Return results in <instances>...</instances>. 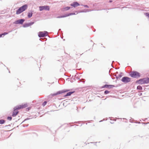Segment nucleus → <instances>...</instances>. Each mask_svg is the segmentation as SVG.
<instances>
[{"instance_id":"f03ea898","label":"nucleus","mask_w":149,"mask_h":149,"mask_svg":"<svg viewBox=\"0 0 149 149\" xmlns=\"http://www.w3.org/2000/svg\"><path fill=\"white\" fill-rule=\"evenodd\" d=\"M136 82L139 84H147L149 82V78L146 77L141 79L137 81Z\"/></svg>"},{"instance_id":"5701e85b","label":"nucleus","mask_w":149,"mask_h":149,"mask_svg":"<svg viewBox=\"0 0 149 149\" xmlns=\"http://www.w3.org/2000/svg\"><path fill=\"white\" fill-rule=\"evenodd\" d=\"M109 93V91H104V93L105 94H108V93Z\"/></svg>"},{"instance_id":"f8f14e48","label":"nucleus","mask_w":149,"mask_h":149,"mask_svg":"<svg viewBox=\"0 0 149 149\" xmlns=\"http://www.w3.org/2000/svg\"><path fill=\"white\" fill-rule=\"evenodd\" d=\"M114 87V86L112 85H105L103 86V88H111Z\"/></svg>"},{"instance_id":"1a4fd4ad","label":"nucleus","mask_w":149,"mask_h":149,"mask_svg":"<svg viewBox=\"0 0 149 149\" xmlns=\"http://www.w3.org/2000/svg\"><path fill=\"white\" fill-rule=\"evenodd\" d=\"M24 21V19H21L15 21L14 23L15 24H22Z\"/></svg>"},{"instance_id":"9b49d317","label":"nucleus","mask_w":149,"mask_h":149,"mask_svg":"<svg viewBox=\"0 0 149 149\" xmlns=\"http://www.w3.org/2000/svg\"><path fill=\"white\" fill-rule=\"evenodd\" d=\"M70 5L74 7L75 8L76 7H77V6H79V4L77 2H74L73 3L71 4H70Z\"/></svg>"},{"instance_id":"2eb2a0df","label":"nucleus","mask_w":149,"mask_h":149,"mask_svg":"<svg viewBox=\"0 0 149 149\" xmlns=\"http://www.w3.org/2000/svg\"><path fill=\"white\" fill-rule=\"evenodd\" d=\"M33 22H32L30 23H26L25 24V26L26 27H28L29 26L32 25L33 24Z\"/></svg>"},{"instance_id":"b1692460","label":"nucleus","mask_w":149,"mask_h":149,"mask_svg":"<svg viewBox=\"0 0 149 149\" xmlns=\"http://www.w3.org/2000/svg\"><path fill=\"white\" fill-rule=\"evenodd\" d=\"M84 7H85V8H88L89 7L88 6H87V5H83Z\"/></svg>"},{"instance_id":"ddd939ff","label":"nucleus","mask_w":149,"mask_h":149,"mask_svg":"<svg viewBox=\"0 0 149 149\" xmlns=\"http://www.w3.org/2000/svg\"><path fill=\"white\" fill-rule=\"evenodd\" d=\"M32 15H33V13L32 12H30L28 13V17L29 18L31 17L32 16Z\"/></svg>"},{"instance_id":"393cba45","label":"nucleus","mask_w":149,"mask_h":149,"mask_svg":"<svg viewBox=\"0 0 149 149\" xmlns=\"http://www.w3.org/2000/svg\"><path fill=\"white\" fill-rule=\"evenodd\" d=\"M146 15L147 16H148L149 18V14H148V13H147L146 14Z\"/></svg>"},{"instance_id":"0eeeda50","label":"nucleus","mask_w":149,"mask_h":149,"mask_svg":"<svg viewBox=\"0 0 149 149\" xmlns=\"http://www.w3.org/2000/svg\"><path fill=\"white\" fill-rule=\"evenodd\" d=\"M40 11H41L43 10H49V6H40L39 7Z\"/></svg>"},{"instance_id":"39448f33","label":"nucleus","mask_w":149,"mask_h":149,"mask_svg":"<svg viewBox=\"0 0 149 149\" xmlns=\"http://www.w3.org/2000/svg\"><path fill=\"white\" fill-rule=\"evenodd\" d=\"M121 81L124 83H127L131 81V79L127 77H124L121 79Z\"/></svg>"},{"instance_id":"dca6fc26","label":"nucleus","mask_w":149,"mask_h":149,"mask_svg":"<svg viewBox=\"0 0 149 149\" xmlns=\"http://www.w3.org/2000/svg\"><path fill=\"white\" fill-rule=\"evenodd\" d=\"M75 13H70L69 14H68L67 15H66V16H61V17H67V16H69L70 15H75Z\"/></svg>"},{"instance_id":"a211bd4d","label":"nucleus","mask_w":149,"mask_h":149,"mask_svg":"<svg viewBox=\"0 0 149 149\" xmlns=\"http://www.w3.org/2000/svg\"><path fill=\"white\" fill-rule=\"evenodd\" d=\"M8 33H7L5 32L3 33L0 34V37H1L2 35H5L6 34H7Z\"/></svg>"},{"instance_id":"4be33fe9","label":"nucleus","mask_w":149,"mask_h":149,"mask_svg":"<svg viewBox=\"0 0 149 149\" xmlns=\"http://www.w3.org/2000/svg\"><path fill=\"white\" fill-rule=\"evenodd\" d=\"M12 119V118L11 117H8L7 118L8 120H11Z\"/></svg>"},{"instance_id":"423d86ee","label":"nucleus","mask_w":149,"mask_h":149,"mask_svg":"<svg viewBox=\"0 0 149 149\" xmlns=\"http://www.w3.org/2000/svg\"><path fill=\"white\" fill-rule=\"evenodd\" d=\"M27 107V104H22L19 105L17 106H16V109H17L18 110L22 109L25 108Z\"/></svg>"},{"instance_id":"412c9836","label":"nucleus","mask_w":149,"mask_h":149,"mask_svg":"<svg viewBox=\"0 0 149 149\" xmlns=\"http://www.w3.org/2000/svg\"><path fill=\"white\" fill-rule=\"evenodd\" d=\"M70 8V7H65L64 8V9L65 10H69Z\"/></svg>"},{"instance_id":"6ab92c4d","label":"nucleus","mask_w":149,"mask_h":149,"mask_svg":"<svg viewBox=\"0 0 149 149\" xmlns=\"http://www.w3.org/2000/svg\"><path fill=\"white\" fill-rule=\"evenodd\" d=\"M47 102L46 101H45L42 104L43 106H45L47 104Z\"/></svg>"},{"instance_id":"a878e982","label":"nucleus","mask_w":149,"mask_h":149,"mask_svg":"<svg viewBox=\"0 0 149 149\" xmlns=\"http://www.w3.org/2000/svg\"><path fill=\"white\" fill-rule=\"evenodd\" d=\"M31 109L30 107H29L28 108H27V109H28V110H30V109Z\"/></svg>"},{"instance_id":"4468645a","label":"nucleus","mask_w":149,"mask_h":149,"mask_svg":"<svg viewBox=\"0 0 149 149\" xmlns=\"http://www.w3.org/2000/svg\"><path fill=\"white\" fill-rule=\"evenodd\" d=\"M74 92H68V93H67V94L64 96L65 97H66V96H70L71 95V94H72Z\"/></svg>"},{"instance_id":"f3484780","label":"nucleus","mask_w":149,"mask_h":149,"mask_svg":"<svg viewBox=\"0 0 149 149\" xmlns=\"http://www.w3.org/2000/svg\"><path fill=\"white\" fill-rule=\"evenodd\" d=\"M5 122V121L4 120H0V124H3Z\"/></svg>"},{"instance_id":"9d476101","label":"nucleus","mask_w":149,"mask_h":149,"mask_svg":"<svg viewBox=\"0 0 149 149\" xmlns=\"http://www.w3.org/2000/svg\"><path fill=\"white\" fill-rule=\"evenodd\" d=\"M14 109V111L12 115V116L13 117L16 116L18 113V111H17L18 109H16V107H15Z\"/></svg>"},{"instance_id":"6e6552de","label":"nucleus","mask_w":149,"mask_h":149,"mask_svg":"<svg viewBox=\"0 0 149 149\" xmlns=\"http://www.w3.org/2000/svg\"><path fill=\"white\" fill-rule=\"evenodd\" d=\"M68 91L67 90H64L60 91L57 92L56 93H55L52 94V96H56L58 94H62V93L67 92Z\"/></svg>"},{"instance_id":"20e7f679","label":"nucleus","mask_w":149,"mask_h":149,"mask_svg":"<svg viewBox=\"0 0 149 149\" xmlns=\"http://www.w3.org/2000/svg\"><path fill=\"white\" fill-rule=\"evenodd\" d=\"M48 34L47 32L46 31H40L38 33V36L40 37H43L47 36Z\"/></svg>"},{"instance_id":"7ed1b4c3","label":"nucleus","mask_w":149,"mask_h":149,"mask_svg":"<svg viewBox=\"0 0 149 149\" xmlns=\"http://www.w3.org/2000/svg\"><path fill=\"white\" fill-rule=\"evenodd\" d=\"M130 76L133 78H138L140 76V74L138 72L136 71H133L131 72Z\"/></svg>"},{"instance_id":"bb28decb","label":"nucleus","mask_w":149,"mask_h":149,"mask_svg":"<svg viewBox=\"0 0 149 149\" xmlns=\"http://www.w3.org/2000/svg\"><path fill=\"white\" fill-rule=\"evenodd\" d=\"M110 2H111V1H110Z\"/></svg>"},{"instance_id":"aec40b11","label":"nucleus","mask_w":149,"mask_h":149,"mask_svg":"<svg viewBox=\"0 0 149 149\" xmlns=\"http://www.w3.org/2000/svg\"><path fill=\"white\" fill-rule=\"evenodd\" d=\"M137 89L139 90H141L142 89V87L140 86H138L137 87Z\"/></svg>"},{"instance_id":"f257e3e1","label":"nucleus","mask_w":149,"mask_h":149,"mask_svg":"<svg viewBox=\"0 0 149 149\" xmlns=\"http://www.w3.org/2000/svg\"><path fill=\"white\" fill-rule=\"evenodd\" d=\"M28 8V6L26 4H25L22 6L20 7L16 11V14L18 15L25 10H26Z\"/></svg>"}]
</instances>
